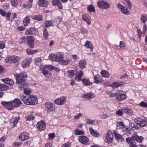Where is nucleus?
<instances>
[{
  "label": "nucleus",
  "mask_w": 147,
  "mask_h": 147,
  "mask_svg": "<svg viewBox=\"0 0 147 147\" xmlns=\"http://www.w3.org/2000/svg\"><path fill=\"white\" fill-rule=\"evenodd\" d=\"M15 76H16V82L19 84V87L21 89H24V93L25 94H30L31 92L30 89L26 88L28 85V84L26 83V80L25 79L27 77L26 73L23 72L20 74H16Z\"/></svg>",
  "instance_id": "nucleus-1"
},
{
  "label": "nucleus",
  "mask_w": 147,
  "mask_h": 147,
  "mask_svg": "<svg viewBox=\"0 0 147 147\" xmlns=\"http://www.w3.org/2000/svg\"><path fill=\"white\" fill-rule=\"evenodd\" d=\"M64 55L63 54L59 53V54L55 55L52 53L50 54L49 57L51 60L58 62L59 63L63 65H68L71 61V58H67L66 59H63Z\"/></svg>",
  "instance_id": "nucleus-2"
},
{
  "label": "nucleus",
  "mask_w": 147,
  "mask_h": 147,
  "mask_svg": "<svg viewBox=\"0 0 147 147\" xmlns=\"http://www.w3.org/2000/svg\"><path fill=\"white\" fill-rule=\"evenodd\" d=\"M23 102L27 105H34L38 103V99L35 96L30 95L28 96H22L20 97Z\"/></svg>",
  "instance_id": "nucleus-3"
},
{
  "label": "nucleus",
  "mask_w": 147,
  "mask_h": 147,
  "mask_svg": "<svg viewBox=\"0 0 147 147\" xmlns=\"http://www.w3.org/2000/svg\"><path fill=\"white\" fill-rule=\"evenodd\" d=\"M134 121L136 123L142 127H145L147 125V117L144 118L137 117L134 119Z\"/></svg>",
  "instance_id": "nucleus-4"
},
{
  "label": "nucleus",
  "mask_w": 147,
  "mask_h": 147,
  "mask_svg": "<svg viewBox=\"0 0 147 147\" xmlns=\"http://www.w3.org/2000/svg\"><path fill=\"white\" fill-rule=\"evenodd\" d=\"M115 96L118 101H120L126 98V94L123 91L119 90L115 93Z\"/></svg>",
  "instance_id": "nucleus-5"
},
{
  "label": "nucleus",
  "mask_w": 147,
  "mask_h": 147,
  "mask_svg": "<svg viewBox=\"0 0 147 147\" xmlns=\"http://www.w3.org/2000/svg\"><path fill=\"white\" fill-rule=\"evenodd\" d=\"M22 104L21 101L17 98L13 101H10V110H13L14 107H19Z\"/></svg>",
  "instance_id": "nucleus-6"
},
{
  "label": "nucleus",
  "mask_w": 147,
  "mask_h": 147,
  "mask_svg": "<svg viewBox=\"0 0 147 147\" xmlns=\"http://www.w3.org/2000/svg\"><path fill=\"white\" fill-rule=\"evenodd\" d=\"M97 5L98 7L101 9H107L110 7L109 4L103 0L98 1Z\"/></svg>",
  "instance_id": "nucleus-7"
},
{
  "label": "nucleus",
  "mask_w": 147,
  "mask_h": 147,
  "mask_svg": "<svg viewBox=\"0 0 147 147\" xmlns=\"http://www.w3.org/2000/svg\"><path fill=\"white\" fill-rule=\"evenodd\" d=\"M45 107L48 113L53 112L55 111L54 106L53 103L48 102H46Z\"/></svg>",
  "instance_id": "nucleus-8"
},
{
  "label": "nucleus",
  "mask_w": 147,
  "mask_h": 147,
  "mask_svg": "<svg viewBox=\"0 0 147 147\" xmlns=\"http://www.w3.org/2000/svg\"><path fill=\"white\" fill-rule=\"evenodd\" d=\"M113 135L112 132L108 131H107L105 141L107 143L110 144L111 143L113 140Z\"/></svg>",
  "instance_id": "nucleus-9"
},
{
  "label": "nucleus",
  "mask_w": 147,
  "mask_h": 147,
  "mask_svg": "<svg viewBox=\"0 0 147 147\" xmlns=\"http://www.w3.org/2000/svg\"><path fill=\"white\" fill-rule=\"evenodd\" d=\"M78 139L79 141L83 144L87 145L90 143L89 139L85 136H80L78 137Z\"/></svg>",
  "instance_id": "nucleus-10"
},
{
  "label": "nucleus",
  "mask_w": 147,
  "mask_h": 147,
  "mask_svg": "<svg viewBox=\"0 0 147 147\" xmlns=\"http://www.w3.org/2000/svg\"><path fill=\"white\" fill-rule=\"evenodd\" d=\"M117 7L121 11V12L124 14L128 15L129 14V12L127 7L124 6L121 4L119 3Z\"/></svg>",
  "instance_id": "nucleus-11"
},
{
  "label": "nucleus",
  "mask_w": 147,
  "mask_h": 147,
  "mask_svg": "<svg viewBox=\"0 0 147 147\" xmlns=\"http://www.w3.org/2000/svg\"><path fill=\"white\" fill-rule=\"evenodd\" d=\"M67 98L65 96H62L61 97L55 99L54 102L58 105H63L66 102Z\"/></svg>",
  "instance_id": "nucleus-12"
},
{
  "label": "nucleus",
  "mask_w": 147,
  "mask_h": 147,
  "mask_svg": "<svg viewBox=\"0 0 147 147\" xmlns=\"http://www.w3.org/2000/svg\"><path fill=\"white\" fill-rule=\"evenodd\" d=\"M26 34L27 35L33 34L37 36L38 35V32L35 28L31 27L26 31Z\"/></svg>",
  "instance_id": "nucleus-13"
},
{
  "label": "nucleus",
  "mask_w": 147,
  "mask_h": 147,
  "mask_svg": "<svg viewBox=\"0 0 147 147\" xmlns=\"http://www.w3.org/2000/svg\"><path fill=\"white\" fill-rule=\"evenodd\" d=\"M29 135L28 133L24 132L19 134V138L22 141H24L28 140Z\"/></svg>",
  "instance_id": "nucleus-14"
},
{
  "label": "nucleus",
  "mask_w": 147,
  "mask_h": 147,
  "mask_svg": "<svg viewBox=\"0 0 147 147\" xmlns=\"http://www.w3.org/2000/svg\"><path fill=\"white\" fill-rule=\"evenodd\" d=\"M94 82L96 84L102 83L104 81V80L102 76L98 74H96L94 76Z\"/></svg>",
  "instance_id": "nucleus-15"
},
{
  "label": "nucleus",
  "mask_w": 147,
  "mask_h": 147,
  "mask_svg": "<svg viewBox=\"0 0 147 147\" xmlns=\"http://www.w3.org/2000/svg\"><path fill=\"white\" fill-rule=\"evenodd\" d=\"M27 43L30 48L32 49L34 47V38L32 36H30L28 37Z\"/></svg>",
  "instance_id": "nucleus-16"
},
{
  "label": "nucleus",
  "mask_w": 147,
  "mask_h": 147,
  "mask_svg": "<svg viewBox=\"0 0 147 147\" xmlns=\"http://www.w3.org/2000/svg\"><path fill=\"white\" fill-rule=\"evenodd\" d=\"M37 113L35 112H32L31 113L28 115L25 116V119L26 121H30L34 120L35 117L34 115H36Z\"/></svg>",
  "instance_id": "nucleus-17"
},
{
  "label": "nucleus",
  "mask_w": 147,
  "mask_h": 147,
  "mask_svg": "<svg viewBox=\"0 0 147 147\" xmlns=\"http://www.w3.org/2000/svg\"><path fill=\"white\" fill-rule=\"evenodd\" d=\"M125 83L123 81L115 82L110 86L113 88H116L124 85Z\"/></svg>",
  "instance_id": "nucleus-18"
},
{
  "label": "nucleus",
  "mask_w": 147,
  "mask_h": 147,
  "mask_svg": "<svg viewBox=\"0 0 147 147\" xmlns=\"http://www.w3.org/2000/svg\"><path fill=\"white\" fill-rule=\"evenodd\" d=\"M32 61V59H30L26 58L23 61L22 63V67L25 68L28 67Z\"/></svg>",
  "instance_id": "nucleus-19"
},
{
  "label": "nucleus",
  "mask_w": 147,
  "mask_h": 147,
  "mask_svg": "<svg viewBox=\"0 0 147 147\" xmlns=\"http://www.w3.org/2000/svg\"><path fill=\"white\" fill-rule=\"evenodd\" d=\"M132 138L134 140L139 143H141L144 140V138L142 136H138L137 134H134L132 135Z\"/></svg>",
  "instance_id": "nucleus-20"
},
{
  "label": "nucleus",
  "mask_w": 147,
  "mask_h": 147,
  "mask_svg": "<svg viewBox=\"0 0 147 147\" xmlns=\"http://www.w3.org/2000/svg\"><path fill=\"white\" fill-rule=\"evenodd\" d=\"M36 126L39 130H44L46 128L45 123L43 121H40L38 122Z\"/></svg>",
  "instance_id": "nucleus-21"
},
{
  "label": "nucleus",
  "mask_w": 147,
  "mask_h": 147,
  "mask_svg": "<svg viewBox=\"0 0 147 147\" xmlns=\"http://www.w3.org/2000/svg\"><path fill=\"white\" fill-rule=\"evenodd\" d=\"M20 117L19 116L14 117L11 121L10 125V126L12 128L16 126L17 124L20 119Z\"/></svg>",
  "instance_id": "nucleus-22"
},
{
  "label": "nucleus",
  "mask_w": 147,
  "mask_h": 147,
  "mask_svg": "<svg viewBox=\"0 0 147 147\" xmlns=\"http://www.w3.org/2000/svg\"><path fill=\"white\" fill-rule=\"evenodd\" d=\"M82 97L87 100H91L95 97L94 94L90 92L83 94Z\"/></svg>",
  "instance_id": "nucleus-23"
},
{
  "label": "nucleus",
  "mask_w": 147,
  "mask_h": 147,
  "mask_svg": "<svg viewBox=\"0 0 147 147\" xmlns=\"http://www.w3.org/2000/svg\"><path fill=\"white\" fill-rule=\"evenodd\" d=\"M113 133L115 138L118 141H122L123 140V138L122 136L117 133L116 131H113Z\"/></svg>",
  "instance_id": "nucleus-24"
},
{
  "label": "nucleus",
  "mask_w": 147,
  "mask_h": 147,
  "mask_svg": "<svg viewBox=\"0 0 147 147\" xmlns=\"http://www.w3.org/2000/svg\"><path fill=\"white\" fill-rule=\"evenodd\" d=\"M48 2L46 0H40L38 2V4L40 7H47L48 4Z\"/></svg>",
  "instance_id": "nucleus-25"
},
{
  "label": "nucleus",
  "mask_w": 147,
  "mask_h": 147,
  "mask_svg": "<svg viewBox=\"0 0 147 147\" xmlns=\"http://www.w3.org/2000/svg\"><path fill=\"white\" fill-rule=\"evenodd\" d=\"M84 46L87 48H89L91 51H92L93 49V46L90 41L88 40L86 41Z\"/></svg>",
  "instance_id": "nucleus-26"
},
{
  "label": "nucleus",
  "mask_w": 147,
  "mask_h": 147,
  "mask_svg": "<svg viewBox=\"0 0 147 147\" xmlns=\"http://www.w3.org/2000/svg\"><path fill=\"white\" fill-rule=\"evenodd\" d=\"M19 60V57L16 56H12L10 57V61L12 63L17 62Z\"/></svg>",
  "instance_id": "nucleus-27"
},
{
  "label": "nucleus",
  "mask_w": 147,
  "mask_h": 147,
  "mask_svg": "<svg viewBox=\"0 0 147 147\" xmlns=\"http://www.w3.org/2000/svg\"><path fill=\"white\" fill-rule=\"evenodd\" d=\"M32 18L33 19L36 20L38 21H42L43 19L42 15L39 14L37 15H33L32 16Z\"/></svg>",
  "instance_id": "nucleus-28"
},
{
  "label": "nucleus",
  "mask_w": 147,
  "mask_h": 147,
  "mask_svg": "<svg viewBox=\"0 0 147 147\" xmlns=\"http://www.w3.org/2000/svg\"><path fill=\"white\" fill-rule=\"evenodd\" d=\"M86 62L85 60H82L80 61L79 66L81 69H83L86 66Z\"/></svg>",
  "instance_id": "nucleus-29"
},
{
  "label": "nucleus",
  "mask_w": 147,
  "mask_h": 147,
  "mask_svg": "<svg viewBox=\"0 0 147 147\" xmlns=\"http://www.w3.org/2000/svg\"><path fill=\"white\" fill-rule=\"evenodd\" d=\"M126 141L127 143L129 144L133 145L136 144L134 141L135 140L133 138H132V136L131 137H129L127 138Z\"/></svg>",
  "instance_id": "nucleus-30"
},
{
  "label": "nucleus",
  "mask_w": 147,
  "mask_h": 147,
  "mask_svg": "<svg viewBox=\"0 0 147 147\" xmlns=\"http://www.w3.org/2000/svg\"><path fill=\"white\" fill-rule=\"evenodd\" d=\"M83 75V72L82 71H80L75 77V78L76 80H77L78 81H80L81 80V78Z\"/></svg>",
  "instance_id": "nucleus-31"
},
{
  "label": "nucleus",
  "mask_w": 147,
  "mask_h": 147,
  "mask_svg": "<svg viewBox=\"0 0 147 147\" xmlns=\"http://www.w3.org/2000/svg\"><path fill=\"white\" fill-rule=\"evenodd\" d=\"M76 72L75 70H70L68 71L67 74L68 76L69 77L73 78L75 76Z\"/></svg>",
  "instance_id": "nucleus-32"
},
{
  "label": "nucleus",
  "mask_w": 147,
  "mask_h": 147,
  "mask_svg": "<svg viewBox=\"0 0 147 147\" xmlns=\"http://www.w3.org/2000/svg\"><path fill=\"white\" fill-rule=\"evenodd\" d=\"M23 23L25 26H27L30 23V18L29 16H26L24 19Z\"/></svg>",
  "instance_id": "nucleus-33"
},
{
  "label": "nucleus",
  "mask_w": 147,
  "mask_h": 147,
  "mask_svg": "<svg viewBox=\"0 0 147 147\" xmlns=\"http://www.w3.org/2000/svg\"><path fill=\"white\" fill-rule=\"evenodd\" d=\"M89 130L90 134L95 137H97L99 135V134L95 132L92 127H90Z\"/></svg>",
  "instance_id": "nucleus-34"
},
{
  "label": "nucleus",
  "mask_w": 147,
  "mask_h": 147,
  "mask_svg": "<svg viewBox=\"0 0 147 147\" xmlns=\"http://www.w3.org/2000/svg\"><path fill=\"white\" fill-rule=\"evenodd\" d=\"M100 73L102 76L104 77L105 78H108L110 76V74L109 73L105 70H102L101 71Z\"/></svg>",
  "instance_id": "nucleus-35"
},
{
  "label": "nucleus",
  "mask_w": 147,
  "mask_h": 147,
  "mask_svg": "<svg viewBox=\"0 0 147 147\" xmlns=\"http://www.w3.org/2000/svg\"><path fill=\"white\" fill-rule=\"evenodd\" d=\"M45 24L47 27H49L54 26V24L52 21L51 20H46L45 22Z\"/></svg>",
  "instance_id": "nucleus-36"
},
{
  "label": "nucleus",
  "mask_w": 147,
  "mask_h": 147,
  "mask_svg": "<svg viewBox=\"0 0 147 147\" xmlns=\"http://www.w3.org/2000/svg\"><path fill=\"white\" fill-rule=\"evenodd\" d=\"M49 34L47 29L44 28L43 31V36L45 39H47L49 38Z\"/></svg>",
  "instance_id": "nucleus-37"
},
{
  "label": "nucleus",
  "mask_w": 147,
  "mask_h": 147,
  "mask_svg": "<svg viewBox=\"0 0 147 147\" xmlns=\"http://www.w3.org/2000/svg\"><path fill=\"white\" fill-rule=\"evenodd\" d=\"M82 84L85 86H89L91 84L89 79H83L81 80Z\"/></svg>",
  "instance_id": "nucleus-38"
},
{
  "label": "nucleus",
  "mask_w": 147,
  "mask_h": 147,
  "mask_svg": "<svg viewBox=\"0 0 147 147\" xmlns=\"http://www.w3.org/2000/svg\"><path fill=\"white\" fill-rule=\"evenodd\" d=\"M1 104L6 109H9V102L2 101Z\"/></svg>",
  "instance_id": "nucleus-39"
},
{
  "label": "nucleus",
  "mask_w": 147,
  "mask_h": 147,
  "mask_svg": "<svg viewBox=\"0 0 147 147\" xmlns=\"http://www.w3.org/2000/svg\"><path fill=\"white\" fill-rule=\"evenodd\" d=\"M26 51L28 55H31L37 52L38 51L37 50H32L29 49H28L26 50Z\"/></svg>",
  "instance_id": "nucleus-40"
},
{
  "label": "nucleus",
  "mask_w": 147,
  "mask_h": 147,
  "mask_svg": "<svg viewBox=\"0 0 147 147\" xmlns=\"http://www.w3.org/2000/svg\"><path fill=\"white\" fill-rule=\"evenodd\" d=\"M87 10L89 12H94L95 9L94 7L92 5H89L87 8Z\"/></svg>",
  "instance_id": "nucleus-41"
},
{
  "label": "nucleus",
  "mask_w": 147,
  "mask_h": 147,
  "mask_svg": "<svg viewBox=\"0 0 147 147\" xmlns=\"http://www.w3.org/2000/svg\"><path fill=\"white\" fill-rule=\"evenodd\" d=\"M9 86L5 84H0V90H4L8 89Z\"/></svg>",
  "instance_id": "nucleus-42"
},
{
  "label": "nucleus",
  "mask_w": 147,
  "mask_h": 147,
  "mask_svg": "<svg viewBox=\"0 0 147 147\" xmlns=\"http://www.w3.org/2000/svg\"><path fill=\"white\" fill-rule=\"evenodd\" d=\"M75 134L77 135H84V132L82 130L76 129L75 130Z\"/></svg>",
  "instance_id": "nucleus-43"
},
{
  "label": "nucleus",
  "mask_w": 147,
  "mask_h": 147,
  "mask_svg": "<svg viewBox=\"0 0 147 147\" xmlns=\"http://www.w3.org/2000/svg\"><path fill=\"white\" fill-rule=\"evenodd\" d=\"M11 5L14 7H16L18 4V0H11Z\"/></svg>",
  "instance_id": "nucleus-44"
},
{
  "label": "nucleus",
  "mask_w": 147,
  "mask_h": 147,
  "mask_svg": "<svg viewBox=\"0 0 147 147\" xmlns=\"http://www.w3.org/2000/svg\"><path fill=\"white\" fill-rule=\"evenodd\" d=\"M129 126L130 127L132 128H134L135 129H138V127L134 123H132L131 122H129Z\"/></svg>",
  "instance_id": "nucleus-45"
},
{
  "label": "nucleus",
  "mask_w": 147,
  "mask_h": 147,
  "mask_svg": "<svg viewBox=\"0 0 147 147\" xmlns=\"http://www.w3.org/2000/svg\"><path fill=\"white\" fill-rule=\"evenodd\" d=\"M141 20L143 23H144L147 20V16L145 14H143L141 16Z\"/></svg>",
  "instance_id": "nucleus-46"
},
{
  "label": "nucleus",
  "mask_w": 147,
  "mask_h": 147,
  "mask_svg": "<svg viewBox=\"0 0 147 147\" xmlns=\"http://www.w3.org/2000/svg\"><path fill=\"white\" fill-rule=\"evenodd\" d=\"M134 132V131L130 129V130H127L125 131L124 134L128 136H129L131 134H134L133 133Z\"/></svg>",
  "instance_id": "nucleus-47"
},
{
  "label": "nucleus",
  "mask_w": 147,
  "mask_h": 147,
  "mask_svg": "<svg viewBox=\"0 0 147 147\" xmlns=\"http://www.w3.org/2000/svg\"><path fill=\"white\" fill-rule=\"evenodd\" d=\"M125 125L123 122H120L117 123V126L119 128H122L124 127Z\"/></svg>",
  "instance_id": "nucleus-48"
},
{
  "label": "nucleus",
  "mask_w": 147,
  "mask_h": 147,
  "mask_svg": "<svg viewBox=\"0 0 147 147\" xmlns=\"http://www.w3.org/2000/svg\"><path fill=\"white\" fill-rule=\"evenodd\" d=\"M86 121L87 123L89 124H92L95 122L94 120H93L88 118L86 119Z\"/></svg>",
  "instance_id": "nucleus-49"
},
{
  "label": "nucleus",
  "mask_w": 147,
  "mask_h": 147,
  "mask_svg": "<svg viewBox=\"0 0 147 147\" xmlns=\"http://www.w3.org/2000/svg\"><path fill=\"white\" fill-rule=\"evenodd\" d=\"M124 112L126 113H128L130 115L133 114L132 111L130 109H124Z\"/></svg>",
  "instance_id": "nucleus-50"
},
{
  "label": "nucleus",
  "mask_w": 147,
  "mask_h": 147,
  "mask_svg": "<svg viewBox=\"0 0 147 147\" xmlns=\"http://www.w3.org/2000/svg\"><path fill=\"white\" fill-rule=\"evenodd\" d=\"M41 61L42 60L41 58H36L35 59V64L37 65H38L41 63Z\"/></svg>",
  "instance_id": "nucleus-51"
},
{
  "label": "nucleus",
  "mask_w": 147,
  "mask_h": 147,
  "mask_svg": "<svg viewBox=\"0 0 147 147\" xmlns=\"http://www.w3.org/2000/svg\"><path fill=\"white\" fill-rule=\"evenodd\" d=\"M45 67L50 70H53L55 69V67L52 65H47Z\"/></svg>",
  "instance_id": "nucleus-52"
},
{
  "label": "nucleus",
  "mask_w": 147,
  "mask_h": 147,
  "mask_svg": "<svg viewBox=\"0 0 147 147\" xmlns=\"http://www.w3.org/2000/svg\"><path fill=\"white\" fill-rule=\"evenodd\" d=\"M139 105L142 107L147 108V103L144 101H142L140 103Z\"/></svg>",
  "instance_id": "nucleus-53"
},
{
  "label": "nucleus",
  "mask_w": 147,
  "mask_h": 147,
  "mask_svg": "<svg viewBox=\"0 0 147 147\" xmlns=\"http://www.w3.org/2000/svg\"><path fill=\"white\" fill-rule=\"evenodd\" d=\"M99 117L101 118L102 119H105L108 118L109 116L107 114L104 113L100 115Z\"/></svg>",
  "instance_id": "nucleus-54"
},
{
  "label": "nucleus",
  "mask_w": 147,
  "mask_h": 147,
  "mask_svg": "<svg viewBox=\"0 0 147 147\" xmlns=\"http://www.w3.org/2000/svg\"><path fill=\"white\" fill-rule=\"evenodd\" d=\"M1 81L4 82L7 84H9V78H5L1 79Z\"/></svg>",
  "instance_id": "nucleus-55"
},
{
  "label": "nucleus",
  "mask_w": 147,
  "mask_h": 147,
  "mask_svg": "<svg viewBox=\"0 0 147 147\" xmlns=\"http://www.w3.org/2000/svg\"><path fill=\"white\" fill-rule=\"evenodd\" d=\"M26 39L25 37H22L19 39V41L20 43H23L26 42Z\"/></svg>",
  "instance_id": "nucleus-56"
},
{
  "label": "nucleus",
  "mask_w": 147,
  "mask_h": 147,
  "mask_svg": "<svg viewBox=\"0 0 147 147\" xmlns=\"http://www.w3.org/2000/svg\"><path fill=\"white\" fill-rule=\"evenodd\" d=\"M59 0H52V3L53 5H57L60 2Z\"/></svg>",
  "instance_id": "nucleus-57"
},
{
  "label": "nucleus",
  "mask_w": 147,
  "mask_h": 147,
  "mask_svg": "<svg viewBox=\"0 0 147 147\" xmlns=\"http://www.w3.org/2000/svg\"><path fill=\"white\" fill-rule=\"evenodd\" d=\"M13 144H14V147H16V146H21L22 143L21 142H15Z\"/></svg>",
  "instance_id": "nucleus-58"
},
{
  "label": "nucleus",
  "mask_w": 147,
  "mask_h": 147,
  "mask_svg": "<svg viewBox=\"0 0 147 147\" xmlns=\"http://www.w3.org/2000/svg\"><path fill=\"white\" fill-rule=\"evenodd\" d=\"M49 139L50 140L53 139L55 137V135L54 133H50L48 135Z\"/></svg>",
  "instance_id": "nucleus-59"
},
{
  "label": "nucleus",
  "mask_w": 147,
  "mask_h": 147,
  "mask_svg": "<svg viewBox=\"0 0 147 147\" xmlns=\"http://www.w3.org/2000/svg\"><path fill=\"white\" fill-rule=\"evenodd\" d=\"M107 94L110 97H113L115 96V93H113L111 91H109L107 92Z\"/></svg>",
  "instance_id": "nucleus-60"
},
{
  "label": "nucleus",
  "mask_w": 147,
  "mask_h": 147,
  "mask_svg": "<svg viewBox=\"0 0 147 147\" xmlns=\"http://www.w3.org/2000/svg\"><path fill=\"white\" fill-rule=\"evenodd\" d=\"M125 47V45L124 42L122 41H120L119 43V47L120 48L122 49Z\"/></svg>",
  "instance_id": "nucleus-61"
},
{
  "label": "nucleus",
  "mask_w": 147,
  "mask_h": 147,
  "mask_svg": "<svg viewBox=\"0 0 147 147\" xmlns=\"http://www.w3.org/2000/svg\"><path fill=\"white\" fill-rule=\"evenodd\" d=\"M116 114L119 116H121L123 114V112L121 110L119 109L116 111Z\"/></svg>",
  "instance_id": "nucleus-62"
},
{
  "label": "nucleus",
  "mask_w": 147,
  "mask_h": 147,
  "mask_svg": "<svg viewBox=\"0 0 147 147\" xmlns=\"http://www.w3.org/2000/svg\"><path fill=\"white\" fill-rule=\"evenodd\" d=\"M82 115V114L81 113H78V114L77 115H76L74 116V119L76 120L79 119L80 118V117Z\"/></svg>",
  "instance_id": "nucleus-63"
},
{
  "label": "nucleus",
  "mask_w": 147,
  "mask_h": 147,
  "mask_svg": "<svg viewBox=\"0 0 147 147\" xmlns=\"http://www.w3.org/2000/svg\"><path fill=\"white\" fill-rule=\"evenodd\" d=\"M17 29L19 31H23L25 30V27L23 26H20V27H18L17 28Z\"/></svg>",
  "instance_id": "nucleus-64"
}]
</instances>
